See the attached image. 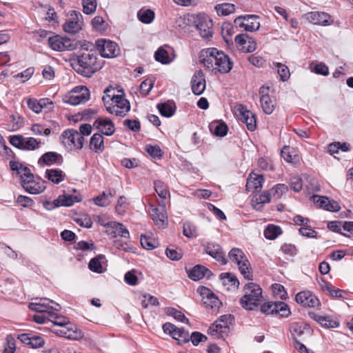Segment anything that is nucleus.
<instances>
[{
  "instance_id": "obj_19",
  "label": "nucleus",
  "mask_w": 353,
  "mask_h": 353,
  "mask_svg": "<svg viewBox=\"0 0 353 353\" xmlns=\"http://www.w3.org/2000/svg\"><path fill=\"white\" fill-rule=\"evenodd\" d=\"M296 301L307 307H317L320 305V301L317 297L310 291H302L295 296Z\"/></svg>"
},
{
  "instance_id": "obj_42",
  "label": "nucleus",
  "mask_w": 353,
  "mask_h": 353,
  "mask_svg": "<svg viewBox=\"0 0 353 353\" xmlns=\"http://www.w3.org/2000/svg\"><path fill=\"white\" fill-rule=\"evenodd\" d=\"M154 189L159 196L161 199H165L170 196V192L168 186L162 181H157L154 182Z\"/></svg>"
},
{
  "instance_id": "obj_62",
  "label": "nucleus",
  "mask_w": 353,
  "mask_h": 353,
  "mask_svg": "<svg viewBox=\"0 0 353 353\" xmlns=\"http://www.w3.org/2000/svg\"><path fill=\"white\" fill-rule=\"evenodd\" d=\"M93 28L99 32H103L106 30V25L102 17L97 16L92 20Z\"/></svg>"
},
{
  "instance_id": "obj_38",
  "label": "nucleus",
  "mask_w": 353,
  "mask_h": 353,
  "mask_svg": "<svg viewBox=\"0 0 353 353\" xmlns=\"http://www.w3.org/2000/svg\"><path fill=\"white\" fill-rule=\"evenodd\" d=\"M215 10L219 15H228L235 10V6L232 3H224L215 6Z\"/></svg>"
},
{
  "instance_id": "obj_10",
  "label": "nucleus",
  "mask_w": 353,
  "mask_h": 353,
  "mask_svg": "<svg viewBox=\"0 0 353 353\" xmlns=\"http://www.w3.org/2000/svg\"><path fill=\"white\" fill-rule=\"evenodd\" d=\"M150 215L154 224L159 228H165L168 224V214L165 205L162 201L158 206L150 205Z\"/></svg>"
},
{
  "instance_id": "obj_37",
  "label": "nucleus",
  "mask_w": 353,
  "mask_h": 353,
  "mask_svg": "<svg viewBox=\"0 0 353 353\" xmlns=\"http://www.w3.org/2000/svg\"><path fill=\"white\" fill-rule=\"evenodd\" d=\"M228 257L230 261L236 263L239 265L242 261L247 259L243 252L239 248H232L228 253Z\"/></svg>"
},
{
  "instance_id": "obj_7",
  "label": "nucleus",
  "mask_w": 353,
  "mask_h": 353,
  "mask_svg": "<svg viewBox=\"0 0 353 353\" xmlns=\"http://www.w3.org/2000/svg\"><path fill=\"white\" fill-rule=\"evenodd\" d=\"M90 99V91L85 86L79 85L73 88L65 95L63 101L72 105L85 103Z\"/></svg>"
},
{
  "instance_id": "obj_18",
  "label": "nucleus",
  "mask_w": 353,
  "mask_h": 353,
  "mask_svg": "<svg viewBox=\"0 0 353 353\" xmlns=\"http://www.w3.org/2000/svg\"><path fill=\"white\" fill-rule=\"evenodd\" d=\"M235 42L238 49L243 52H252L256 48V43L247 34L236 35Z\"/></svg>"
},
{
  "instance_id": "obj_30",
  "label": "nucleus",
  "mask_w": 353,
  "mask_h": 353,
  "mask_svg": "<svg viewBox=\"0 0 353 353\" xmlns=\"http://www.w3.org/2000/svg\"><path fill=\"white\" fill-rule=\"evenodd\" d=\"M208 272L209 270L205 267L200 265L187 270L188 277L193 281H199L203 279Z\"/></svg>"
},
{
  "instance_id": "obj_55",
  "label": "nucleus",
  "mask_w": 353,
  "mask_h": 353,
  "mask_svg": "<svg viewBox=\"0 0 353 353\" xmlns=\"http://www.w3.org/2000/svg\"><path fill=\"white\" fill-rule=\"evenodd\" d=\"M83 11L86 14L94 13L97 8L96 0H82Z\"/></svg>"
},
{
  "instance_id": "obj_9",
  "label": "nucleus",
  "mask_w": 353,
  "mask_h": 353,
  "mask_svg": "<svg viewBox=\"0 0 353 353\" xmlns=\"http://www.w3.org/2000/svg\"><path fill=\"white\" fill-rule=\"evenodd\" d=\"M62 143L69 150L81 149L83 148L84 138L78 131L71 129L62 132L61 136Z\"/></svg>"
},
{
  "instance_id": "obj_48",
  "label": "nucleus",
  "mask_w": 353,
  "mask_h": 353,
  "mask_svg": "<svg viewBox=\"0 0 353 353\" xmlns=\"http://www.w3.org/2000/svg\"><path fill=\"white\" fill-rule=\"evenodd\" d=\"M183 234L188 238H194L197 236V230L194 225L190 222H185L183 226Z\"/></svg>"
},
{
  "instance_id": "obj_59",
  "label": "nucleus",
  "mask_w": 353,
  "mask_h": 353,
  "mask_svg": "<svg viewBox=\"0 0 353 353\" xmlns=\"http://www.w3.org/2000/svg\"><path fill=\"white\" fill-rule=\"evenodd\" d=\"M272 290L274 295L276 298L284 300L287 298L288 294L285 288L279 283H275L272 285Z\"/></svg>"
},
{
  "instance_id": "obj_6",
  "label": "nucleus",
  "mask_w": 353,
  "mask_h": 353,
  "mask_svg": "<svg viewBox=\"0 0 353 353\" xmlns=\"http://www.w3.org/2000/svg\"><path fill=\"white\" fill-rule=\"evenodd\" d=\"M28 307L38 313H48L49 316H52L53 311H59L61 305L47 298H36L34 301L29 304Z\"/></svg>"
},
{
  "instance_id": "obj_16",
  "label": "nucleus",
  "mask_w": 353,
  "mask_h": 353,
  "mask_svg": "<svg viewBox=\"0 0 353 353\" xmlns=\"http://www.w3.org/2000/svg\"><path fill=\"white\" fill-rule=\"evenodd\" d=\"M234 23L236 28H243L249 32L256 31L260 27L259 17L256 15L238 17L234 19Z\"/></svg>"
},
{
  "instance_id": "obj_43",
  "label": "nucleus",
  "mask_w": 353,
  "mask_h": 353,
  "mask_svg": "<svg viewBox=\"0 0 353 353\" xmlns=\"http://www.w3.org/2000/svg\"><path fill=\"white\" fill-rule=\"evenodd\" d=\"M220 279L222 280L224 285L230 284L231 286L237 288L239 285V282L236 276L229 272H224L220 274Z\"/></svg>"
},
{
  "instance_id": "obj_57",
  "label": "nucleus",
  "mask_w": 353,
  "mask_h": 353,
  "mask_svg": "<svg viewBox=\"0 0 353 353\" xmlns=\"http://www.w3.org/2000/svg\"><path fill=\"white\" fill-rule=\"evenodd\" d=\"M316 320L323 326L326 327H337L339 325V322L332 320L329 316H318Z\"/></svg>"
},
{
  "instance_id": "obj_45",
  "label": "nucleus",
  "mask_w": 353,
  "mask_h": 353,
  "mask_svg": "<svg viewBox=\"0 0 353 353\" xmlns=\"http://www.w3.org/2000/svg\"><path fill=\"white\" fill-rule=\"evenodd\" d=\"M273 67L276 68L278 74L283 81H285L290 78V70L286 65L280 63H273Z\"/></svg>"
},
{
  "instance_id": "obj_49",
  "label": "nucleus",
  "mask_w": 353,
  "mask_h": 353,
  "mask_svg": "<svg viewBox=\"0 0 353 353\" xmlns=\"http://www.w3.org/2000/svg\"><path fill=\"white\" fill-rule=\"evenodd\" d=\"M154 80L153 79H146L140 85V94L145 97L151 91L154 86Z\"/></svg>"
},
{
  "instance_id": "obj_60",
  "label": "nucleus",
  "mask_w": 353,
  "mask_h": 353,
  "mask_svg": "<svg viewBox=\"0 0 353 353\" xmlns=\"http://www.w3.org/2000/svg\"><path fill=\"white\" fill-rule=\"evenodd\" d=\"M128 206V202L126 197L121 196L115 206V210L119 214H123Z\"/></svg>"
},
{
  "instance_id": "obj_33",
  "label": "nucleus",
  "mask_w": 353,
  "mask_h": 353,
  "mask_svg": "<svg viewBox=\"0 0 353 353\" xmlns=\"http://www.w3.org/2000/svg\"><path fill=\"white\" fill-rule=\"evenodd\" d=\"M210 132L218 137H224L228 132V126L223 122L214 121L210 124Z\"/></svg>"
},
{
  "instance_id": "obj_13",
  "label": "nucleus",
  "mask_w": 353,
  "mask_h": 353,
  "mask_svg": "<svg viewBox=\"0 0 353 353\" xmlns=\"http://www.w3.org/2000/svg\"><path fill=\"white\" fill-rule=\"evenodd\" d=\"M83 23L82 14L72 10L70 12L68 19L63 25V28L65 32L75 34L82 29Z\"/></svg>"
},
{
  "instance_id": "obj_51",
  "label": "nucleus",
  "mask_w": 353,
  "mask_h": 353,
  "mask_svg": "<svg viewBox=\"0 0 353 353\" xmlns=\"http://www.w3.org/2000/svg\"><path fill=\"white\" fill-rule=\"evenodd\" d=\"M160 114L165 117H170L174 114V109L172 105L168 103L159 104L157 105Z\"/></svg>"
},
{
  "instance_id": "obj_17",
  "label": "nucleus",
  "mask_w": 353,
  "mask_h": 353,
  "mask_svg": "<svg viewBox=\"0 0 353 353\" xmlns=\"http://www.w3.org/2000/svg\"><path fill=\"white\" fill-rule=\"evenodd\" d=\"M52 331L58 336L71 340H78L82 337L81 330L70 323L61 328H53Z\"/></svg>"
},
{
  "instance_id": "obj_27",
  "label": "nucleus",
  "mask_w": 353,
  "mask_h": 353,
  "mask_svg": "<svg viewBox=\"0 0 353 353\" xmlns=\"http://www.w3.org/2000/svg\"><path fill=\"white\" fill-rule=\"evenodd\" d=\"M270 201V196L269 192H264L261 194H256L251 199V205L252 208L256 210L261 211L265 203Z\"/></svg>"
},
{
  "instance_id": "obj_14",
  "label": "nucleus",
  "mask_w": 353,
  "mask_h": 353,
  "mask_svg": "<svg viewBox=\"0 0 353 353\" xmlns=\"http://www.w3.org/2000/svg\"><path fill=\"white\" fill-rule=\"evenodd\" d=\"M234 111L238 119L245 123L249 130L254 131L256 129V121L255 115L248 110L245 106L243 105H236Z\"/></svg>"
},
{
  "instance_id": "obj_46",
  "label": "nucleus",
  "mask_w": 353,
  "mask_h": 353,
  "mask_svg": "<svg viewBox=\"0 0 353 353\" xmlns=\"http://www.w3.org/2000/svg\"><path fill=\"white\" fill-rule=\"evenodd\" d=\"M288 191V187L284 184H277L270 190V196L278 199Z\"/></svg>"
},
{
  "instance_id": "obj_4",
  "label": "nucleus",
  "mask_w": 353,
  "mask_h": 353,
  "mask_svg": "<svg viewBox=\"0 0 353 353\" xmlns=\"http://www.w3.org/2000/svg\"><path fill=\"white\" fill-rule=\"evenodd\" d=\"M244 295L240 300L241 306L248 310H253L260 304L262 289L254 283H248L243 288Z\"/></svg>"
},
{
  "instance_id": "obj_2",
  "label": "nucleus",
  "mask_w": 353,
  "mask_h": 353,
  "mask_svg": "<svg viewBox=\"0 0 353 353\" xmlns=\"http://www.w3.org/2000/svg\"><path fill=\"white\" fill-rule=\"evenodd\" d=\"M200 59L201 63L206 69L215 73H227L232 68V62L228 56L216 48L203 50Z\"/></svg>"
},
{
  "instance_id": "obj_63",
  "label": "nucleus",
  "mask_w": 353,
  "mask_h": 353,
  "mask_svg": "<svg viewBox=\"0 0 353 353\" xmlns=\"http://www.w3.org/2000/svg\"><path fill=\"white\" fill-rule=\"evenodd\" d=\"M276 309L275 314H278L282 317H287L290 314L288 305L283 302H276Z\"/></svg>"
},
{
  "instance_id": "obj_31",
  "label": "nucleus",
  "mask_w": 353,
  "mask_h": 353,
  "mask_svg": "<svg viewBox=\"0 0 353 353\" xmlns=\"http://www.w3.org/2000/svg\"><path fill=\"white\" fill-rule=\"evenodd\" d=\"M114 196V194L111 192L108 193L103 192L101 194L93 199V202L98 206L106 207L110 204Z\"/></svg>"
},
{
  "instance_id": "obj_34",
  "label": "nucleus",
  "mask_w": 353,
  "mask_h": 353,
  "mask_svg": "<svg viewBox=\"0 0 353 353\" xmlns=\"http://www.w3.org/2000/svg\"><path fill=\"white\" fill-rule=\"evenodd\" d=\"M260 102L263 111L267 114H270L275 107V101L270 96H263L260 97Z\"/></svg>"
},
{
  "instance_id": "obj_15",
  "label": "nucleus",
  "mask_w": 353,
  "mask_h": 353,
  "mask_svg": "<svg viewBox=\"0 0 353 353\" xmlns=\"http://www.w3.org/2000/svg\"><path fill=\"white\" fill-rule=\"evenodd\" d=\"M195 26L201 37L209 39L212 36V21L205 14H198L194 21Z\"/></svg>"
},
{
  "instance_id": "obj_26",
  "label": "nucleus",
  "mask_w": 353,
  "mask_h": 353,
  "mask_svg": "<svg viewBox=\"0 0 353 353\" xmlns=\"http://www.w3.org/2000/svg\"><path fill=\"white\" fill-rule=\"evenodd\" d=\"M105 227L110 228L114 230V236H120L125 239L130 237L128 230L121 223L116 221H110L107 223H102Z\"/></svg>"
},
{
  "instance_id": "obj_58",
  "label": "nucleus",
  "mask_w": 353,
  "mask_h": 353,
  "mask_svg": "<svg viewBox=\"0 0 353 353\" xmlns=\"http://www.w3.org/2000/svg\"><path fill=\"white\" fill-rule=\"evenodd\" d=\"M31 131L35 135H46L49 136L51 133V130L48 128H45L43 125L35 123L31 127Z\"/></svg>"
},
{
  "instance_id": "obj_32",
  "label": "nucleus",
  "mask_w": 353,
  "mask_h": 353,
  "mask_svg": "<svg viewBox=\"0 0 353 353\" xmlns=\"http://www.w3.org/2000/svg\"><path fill=\"white\" fill-rule=\"evenodd\" d=\"M61 155L54 152H48L43 154L39 159L38 163L41 165H51L56 163Z\"/></svg>"
},
{
  "instance_id": "obj_53",
  "label": "nucleus",
  "mask_w": 353,
  "mask_h": 353,
  "mask_svg": "<svg viewBox=\"0 0 353 353\" xmlns=\"http://www.w3.org/2000/svg\"><path fill=\"white\" fill-rule=\"evenodd\" d=\"M119 90L114 89L113 87L110 86L104 90V96L102 97V100L104 104H109V102L112 101L114 98H116L118 94Z\"/></svg>"
},
{
  "instance_id": "obj_29",
  "label": "nucleus",
  "mask_w": 353,
  "mask_h": 353,
  "mask_svg": "<svg viewBox=\"0 0 353 353\" xmlns=\"http://www.w3.org/2000/svg\"><path fill=\"white\" fill-rule=\"evenodd\" d=\"M90 148L95 152L100 153L104 150V141L103 136L99 133L94 134L90 141Z\"/></svg>"
},
{
  "instance_id": "obj_35",
  "label": "nucleus",
  "mask_w": 353,
  "mask_h": 353,
  "mask_svg": "<svg viewBox=\"0 0 353 353\" xmlns=\"http://www.w3.org/2000/svg\"><path fill=\"white\" fill-rule=\"evenodd\" d=\"M80 201V199L77 196H74L70 194L59 196L56 200L57 206H71L75 202Z\"/></svg>"
},
{
  "instance_id": "obj_52",
  "label": "nucleus",
  "mask_w": 353,
  "mask_h": 353,
  "mask_svg": "<svg viewBox=\"0 0 353 353\" xmlns=\"http://www.w3.org/2000/svg\"><path fill=\"white\" fill-rule=\"evenodd\" d=\"M102 259H104L103 256H99L91 259L88 265L90 270L97 273L103 272V269L100 262V260Z\"/></svg>"
},
{
  "instance_id": "obj_3",
  "label": "nucleus",
  "mask_w": 353,
  "mask_h": 353,
  "mask_svg": "<svg viewBox=\"0 0 353 353\" xmlns=\"http://www.w3.org/2000/svg\"><path fill=\"white\" fill-rule=\"evenodd\" d=\"M10 168L19 176L21 186L26 192L37 194L46 190L45 181L35 177L28 167L19 162L10 161Z\"/></svg>"
},
{
  "instance_id": "obj_47",
  "label": "nucleus",
  "mask_w": 353,
  "mask_h": 353,
  "mask_svg": "<svg viewBox=\"0 0 353 353\" xmlns=\"http://www.w3.org/2000/svg\"><path fill=\"white\" fill-rule=\"evenodd\" d=\"M305 330L308 328L301 323H294L290 326V332L294 338L301 336Z\"/></svg>"
},
{
  "instance_id": "obj_41",
  "label": "nucleus",
  "mask_w": 353,
  "mask_h": 353,
  "mask_svg": "<svg viewBox=\"0 0 353 353\" xmlns=\"http://www.w3.org/2000/svg\"><path fill=\"white\" fill-rule=\"evenodd\" d=\"M139 19L144 23H150L154 18V12L150 10H141L137 13Z\"/></svg>"
},
{
  "instance_id": "obj_25",
  "label": "nucleus",
  "mask_w": 353,
  "mask_h": 353,
  "mask_svg": "<svg viewBox=\"0 0 353 353\" xmlns=\"http://www.w3.org/2000/svg\"><path fill=\"white\" fill-rule=\"evenodd\" d=\"M203 296V303L211 308H217L219 307L221 302L218 297L213 294L209 289L204 288L201 291Z\"/></svg>"
},
{
  "instance_id": "obj_28",
  "label": "nucleus",
  "mask_w": 353,
  "mask_h": 353,
  "mask_svg": "<svg viewBox=\"0 0 353 353\" xmlns=\"http://www.w3.org/2000/svg\"><path fill=\"white\" fill-rule=\"evenodd\" d=\"M46 177L55 184H59L65 180L66 175L60 169H48L46 171Z\"/></svg>"
},
{
  "instance_id": "obj_50",
  "label": "nucleus",
  "mask_w": 353,
  "mask_h": 353,
  "mask_svg": "<svg viewBox=\"0 0 353 353\" xmlns=\"http://www.w3.org/2000/svg\"><path fill=\"white\" fill-rule=\"evenodd\" d=\"M41 146V141L33 137H28L24 139L23 150H34L39 148Z\"/></svg>"
},
{
  "instance_id": "obj_23",
  "label": "nucleus",
  "mask_w": 353,
  "mask_h": 353,
  "mask_svg": "<svg viewBox=\"0 0 353 353\" xmlns=\"http://www.w3.org/2000/svg\"><path fill=\"white\" fill-rule=\"evenodd\" d=\"M263 182L264 178L263 175L252 172L247 180L246 190L248 192L259 191L261 189Z\"/></svg>"
},
{
  "instance_id": "obj_56",
  "label": "nucleus",
  "mask_w": 353,
  "mask_h": 353,
  "mask_svg": "<svg viewBox=\"0 0 353 353\" xmlns=\"http://www.w3.org/2000/svg\"><path fill=\"white\" fill-rule=\"evenodd\" d=\"M52 316H50L52 319H50V321L53 323V324L56 326H57L56 328H61L67 325L70 322L68 319L63 316H59L56 314H54L52 312Z\"/></svg>"
},
{
  "instance_id": "obj_40",
  "label": "nucleus",
  "mask_w": 353,
  "mask_h": 353,
  "mask_svg": "<svg viewBox=\"0 0 353 353\" xmlns=\"http://www.w3.org/2000/svg\"><path fill=\"white\" fill-rule=\"evenodd\" d=\"M156 61L161 63L162 64H168L172 61L170 58L168 52L163 47L159 48L154 54Z\"/></svg>"
},
{
  "instance_id": "obj_39",
  "label": "nucleus",
  "mask_w": 353,
  "mask_h": 353,
  "mask_svg": "<svg viewBox=\"0 0 353 353\" xmlns=\"http://www.w3.org/2000/svg\"><path fill=\"white\" fill-rule=\"evenodd\" d=\"M280 227L274 225H269L264 230V236L266 239L273 240L281 234Z\"/></svg>"
},
{
  "instance_id": "obj_1",
  "label": "nucleus",
  "mask_w": 353,
  "mask_h": 353,
  "mask_svg": "<svg viewBox=\"0 0 353 353\" xmlns=\"http://www.w3.org/2000/svg\"><path fill=\"white\" fill-rule=\"evenodd\" d=\"M72 68L79 74L90 77L103 65L95 49L85 50L79 55L70 60Z\"/></svg>"
},
{
  "instance_id": "obj_8",
  "label": "nucleus",
  "mask_w": 353,
  "mask_h": 353,
  "mask_svg": "<svg viewBox=\"0 0 353 353\" xmlns=\"http://www.w3.org/2000/svg\"><path fill=\"white\" fill-rule=\"evenodd\" d=\"M49 47L54 51H72L77 48V43L66 37L54 35L48 39Z\"/></svg>"
},
{
  "instance_id": "obj_11",
  "label": "nucleus",
  "mask_w": 353,
  "mask_h": 353,
  "mask_svg": "<svg viewBox=\"0 0 353 353\" xmlns=\"http://www.w3.org/2000/svg\"><path fill=\"white\" fill-rule=\"evenodd\" d=\"M96 47L97 52L99 51L101 56L105 58L115 57L119 52V46L115 42L105 39L97 40Z\"/></svg>"
},
{
  "instance_id": "obj_21",
  "label": "nucleus",
  "mask_w": 353,
  "mask_h": 353,
  "mask_svg": "<svg viewBox=\"0 0 353 353\" xmlns=\"http://www.w3.org/2000/svg\"><path fill=\"white\" fill-rule=\"evenodd\" d=\"M93 126L106 136H111L114 133L115 128L113 122L107 117H99L93 123Z\"/></svg>"
},
{
  "instance_id": "obj_54",
  "label": "nucleus",
  "mask_w": 353,
  "mask_h": 353,
  "mask_svg": "<svg viewBox=\"0 0 353 353\" xmlns=\"http://www.w3.org/2000/svg\"><path fill=\"white\" fill-rule=\"evenodd\" d=\"M166 313L169 316H172L178 321L188 323L189 320L185 316V315L180 311L176 310L174 308L169 307L166 310Z\"/></svg>"
},
{
  "instance_id": "obj_5",
  "label": "nucleus",
  "mask_w": 353,
  "mask_h": 353,
  "mask_svg": "<svg viewBox=\"0 0 353 353\" xmlns=\"http://www.w3.org/2000/svg\"><path fill=\"white\" fill-rule=\"evenodd\" d=\"M116 98L105 104L106 110L112 114L119 117H124L130 110V102L125 98L123 90H118Z\"/></svg>"
},
{
  "instance_id": "obj_12",
  "label": "nucleus",
  "mask_w": 353,
  "mask_h": 353,
  "mask_svg": "<svg viewBox=\"0 0 353 353\" xmlns=\"http://www.w3.org/2000/svg\"><path fill=\"white\" fill-rule=\"evenodd\" d=\"M234 317L231 314H225L215 321L208 329V333L212 336L227 334L230 325L232 323Z\"/></svg>"
},
{
  "instance_id": "obj_20",
  "label": "nucleus",
  "mask_w": 353,
  "mask_h": 353,
  "mask_svg": "<svg viewBox=\"0 0 353 353\" xmlns=\"http://www.w3.org/2000/svg\"><path fill=\"white\" fill-rule=\"evenodd\" d=\"M305 18L310 23L319 26H329L333 22L331 16L323 12H308Z\"/></svg>"
},
{
  "instance_id": "obj_36",
  "label": "nucleus",
  "mask_w": 353,
  "mask_h": 353,
  "mask_svg": "<svg viewBox=\"0 0 353 353\" xmlns=\"http://www.w3.org/2000/svg\"><path fill=\"white\" fill-rule=\"evenodd\" d=\"M238 266L241 274L245 279L252 280L253 275L252 272V268L248 259L242 261L241 263L238 265Z\"/></svg>"
},
{
  "instance_id": "obj_24",
  "label": "nucleus",
  "mask_w": 353,
  "mask_h": 353,
  "mask_svg": "<svg viewBox=\"0 0 353 353\" xmlns=\"http://www.w3.org/2000/svg\"><path fill=\"white\" fill-rule=\"evenodd\" d=\"M205 252L218 261L221 262L223 264H226L227 259L219 245L209 243L205 248Z\"/></svg>"
},
{
  "instance_id": "obj_64",
  "label": "nucleus",
  "mask_w": 353,
  "mask_h": 353,
  "mask_svg": "<svg viewBox=\"0 0 353 353\" xmlns=\"http://www.w3.org/2000/svg\"><path fill=\"white\" fill-rule=\"evenodd\" d=\"M165 253L167 256L173 261H178L182 257L181 250L172 247L168 248Z\"/></svg>"
},
{
  "instance_id": "obj_61",
  "label": "nucleus",
  "mask_w": 353,
  "mask_h": 353,
  "mask_svg": "<svg viewBox=\"0 0 353 353\" xmlns=\"http://www.w3.org/2000/svg\"><path fill=\"white\" fill-rule=\"evenodd\" d=\"M159 304L157 297L150 294H144L141 300V305L143 307L147 308L149 306L158 305Z\"/></svg>"
},
{
  "instance_id": "obj_44",
  "label": "nucleus",
  "mask_w": 353,
  "mask_h": 353,
  "mask_svg": "<svg viewBox=\"0 0 353 353\" xmlns=\"http://www.w3.org/2000/svg\"><path fill=\"white\" fill-rule=\"evenodd\" d=\"M165 333L170 334L175 340H179L181 328L176 327L174 324L166 323L163 325Z\"/></svg>"
},
{
  "instance_id": "obj_22",
  "label": "nucleus",
  "mask_w": 353,
  "mask_h": 353,
  "mask_svg": "<svg viewBox=\"0 0 353 353\" xmlns=\"http://www.w3.org/2000/svg\"><path fill=\"white\" fill-rule=\"evenodd\" d=\"M192 90L196 95L201 94L205 89V79L201 70H196L191 80Z\"/></svg>"
}]
</instances>
